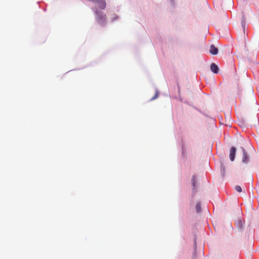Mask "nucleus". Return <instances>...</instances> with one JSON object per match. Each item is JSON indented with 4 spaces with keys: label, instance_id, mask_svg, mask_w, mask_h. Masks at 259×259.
Masks as SVG:
<instances>
[{
    "label": "nucleus",
    "instance_id": "f257e3e1",
    "mask_svg": "<svg viewBox=\"0 0 259 259\" xmlns=\"http://www.w3.org/2000/svg\"><path fill=\"white\" fill-rule=\"evenodd\" d=\"M95 14L96 19L97 22L100 24H104L106 19V15L98 11H96Z\"/></svg>",
    "mask_w": 259,
    "mask_h": 259
},
{
    "label": "nucleus",
    "instance_id": "f03ea898",
    "mask_svg": "<svg viewBox=\"0 0 259 259\" xmlns=\"http://www.w3.org/2000/svg\"><path fill=\"white\" fill-rule=\"evenodd\" d=\"M241 149L243 152L242 162L243 163H247L249 161V157L245 152L244 148L242 147Z\"/></svg>",
    "mask_w": 259,
    "mask_h": 259
},
{
    "label": "nucleus",
    "instance_id": "7ed1b4c3",
    "mask_svg": "<svg viewBox=\"0 0 259 259\" xmlns=\"http://www.w3.org/2000/svg\"><path fill=\"white\" fill-rule=\"evenodd\" d=\"M235 152H236V149H235V148L234 147H232L231 148L230 153V155H229L230 159V160L232 161L234 160Z\"/></svg>",
    "mask_w": 259,
    "mask_h": 259
},
{
    "label": "nucleus",
    "instance_id": "20e7f679",
    "mask_svg": "<svg viewBox=\"0 0 259 259\" xmlns=\"http://www.w3.org/2000/svg\"><path fill=\"white\" fill-rule=\"evenodd\" d=\"M209 52L211 54L215 55L218 53V49L213 45L210 47Z\"/></svg>",
    "mask_w": 259,
    "mask_h": 259
},
{
    "label": "nucleus",
    "instance_id": "39448f33",
    "mask_svg": "<svg viewBox=\"0 0 259 259\" xmlns=\"http://www.w3.org/2000/svg\"><path fill=\"white\" fill-rule=\"evenodd\" d=\"M210 69L214 73H218L219 72V67L215 63H212L210 65Z\"/></svg>",
    "mask_w": 259,
    "mask_h": 259
},
{
    "label": "nucleus",
    "instance_id": "423d86ee",
    "mask_svg": "<svg viewBox=\"0 0 259 259\" xmlns=\"http://www.w3.org/2000/svg\"><path fill=\"white\" fill-rule=\"evenodd\" d=\"M192 185H193V187H195V185L196 184V183H197L196 178V177L195 176H193L192 177Z\"/></svg>",
    "mask_w": 259,
    "mask_h": 259
},
{
    "label": "nucleus",
    "instance_id": "0eeeda50",
    "mask_svg": "<svg viewBox=\"0 0 259 259\" xmlns=\"http://www.w3.org/2000/svg\"><path fill=\"white\" fill-rule=\"evenodd\" d=\"M196 209L197 212H199L201 211V206L200 203H197L196 205Z\"/></svg>",
    "mask_w": 259,
    "mask_h": 259
},
{
    "label": "nucleus",
    "instance_id": "6e6552de",
    "mask_svg": "<svg viewBox=\"0 0 259 259\" xmlns=\"http://www.w3.org/2000/svg\"><path fill=\"white\" fill-rule=\"evenodd\" d=\"M235 189L236 191L238 192H242V189L240 186H238V185L236 186L235 187Z\"/></svg>",
    "mask_w": 259,
    "mask_h": 259
},
{
    "label": "nucleus",
    "instance_id": "1a4fd4ad",
    "mask_svg": "<svg viewBox=\"0 0 259 259\" xmlns=\"http://www.w3.org/2000/svg\"><path fill=\"white\" fill-rule=\"evenodd\" d=\"M245 22L244 20H242L241 21V26H242V29H243L244 33L245 32Z\"/></svg>",
    "mask_w": 259,
    "mask_h": 259
},
{
    "label": "nucleus",
    "instance_id": "9d476101",
    "mask_svg": "<svg viewBox=\"0 0 259 259\" xmlns=\"http://www.w3.org/2000/svg\"><path fill=\"white\" fill-rule=\"evenodd\" d=\"M158 96V93H156L155 95L152 98V100L155 99L156 98H157Z\"/></svg>",
    "mask_w": 259,
    "mask_h": 259
}]
</instances>
